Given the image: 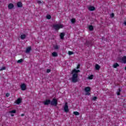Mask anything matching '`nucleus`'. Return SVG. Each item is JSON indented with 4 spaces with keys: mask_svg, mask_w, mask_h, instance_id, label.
<instances>
[{
    "mask_svg": "<svg viewBox=\"0 0 126 126\" xmlns=\"http://www.w3.org/2000/svg\"><path fill=\"white\" fill-rule=\"evenodd\" d=\"M78 72H80V70H76V69H74L71 72L72 76V82L73 83H76L78 81Z\"/></svg>",
    "mask_w": 126,
    "mask_h": 126,
    "instance_id": "obj_1",
    "label": "nucleus"
},
{
    "mask_svg": "<svg viewBox=\"0 0 126 126\" xmlns=\"http://www.w3.org/2000/svg\"><path fill=\"white\" fill-rule=\"evenodd\" d=\"M52 28H53V29H55V30H56V31H58V30H60L61 28H63V25L61 24L53 25Z\"/></svg>",
    "mask_w": 126,
    "mask_h": 126,
    "instance_id": "obj_2",
    "label": "nucleus"
},
{
    "mask_svg": "<svg viewBox=\"0 0 126 126\" xmlns=\"http://www.w3.org/2000/svg\"><path fill=\"white\" fill-rule=\"evenodd\" d=\"M50 105L51 106H54V107H57L58 106V99L54 98L52 100H50Z\"/></svg>",
    "mask_w": 126,
    "mask_h": 126,
    "instance_id": "obj_3",
    "label": "nucleus"
},
{
    "mask_svg": "<svg viewBox=\"0 0 126 126\" xmlns=\"http://www.w3.org/2000/svg\"><path fill=\"white\" fill-rule=\"evenodd\" d=\"M63 109L64 112H65V113H68V112L69 111V109H68V105H67V102L65 103Z\"/></svg>",
    "mask_w": 126,
    "mask_h": 126,
    "instance_id": "obj_4",
    "label": "nucleus"
},
{
    "mask_svg": "<svg viewBox=\"0 0 126 126\" xmlns=\"http://www.w3.org/2000/svg\"><path fill=\"white\" fill-rule=\"evenodd\" d=\"M85 46H87L88 47H89V46H92V45H93V43L91 41L87 40L85 43Z\"/></svg>",
    "mask_w": 126,
    "mask_h": 126,
    "instance_id": "obj_5",
    "label": "nucleus"
},
{
    "mask_svg": "<svg viewBox=\"0 0 126 126\" xmlns=\"http://www.w3.org/2000/svg\"><path fill=\"white\" fill-rule=\"evenodd\" d=\"M43 104L44 106H48L51 104V100L50 99H46L44 102H43Z\"/></svg>",
    "mask_w": 126,
    "mask_h": 126,
    "instance_id": "obj_6",
    "label": "nucleus"
},
{
    "mask_svg": "<svg viewBox=\"0 0 126 126\" xmlns=\"http://www.w3.org/2000/svg\"><path fill=\"white\" fill-rule=\"evenodd\" d=\"M21 90L23 91H25V90H26V85L25 84H22L21 85Z\"/></svg>",
    "mask_w": 126,
    "mask_h": 126,
    "instance_id": "obj_7",
    "label": "nucleus"
},
{
    "mask_svg": "<svg viewBox=\"0 0 126 126\" xmlns=\"http://www.w3.org/2000/svg\"><path fill=\"white\" fill-rule=\"evenodd\" d=\"M88 9L90 11H94V10H95V7L91 6L88 7Z\"/></svg>",
    "mask_w": 126,
    "mask_h": 126,
    "instance_id": "obj_8",
    "label": "nucleus"
},
{
    "mask_svg": "<svg viewBox=\"0 0 126 126\" xmlns=\"http://www.w3.org/2000/svg\"><path fill=\"white\" fill-rule=\"evenodd\" d=\"M13 7H14V5L12 3H10L8 5V8H9V9H12Z\"/></svg>",
    "mask_w": 126,
    "mask_h": 126,
    "instance_id": "obj_9",
    "label": "nucleus"
},
{
    "mask_svg": "<svg viewBox=\"0 0 126 126\" xmlns=\"http://www.w3.org/2000/svg\"><path fill=\"white\" fill-rule=\"evenodd\" d=\"M17 6L18 7H22V6H23L21 1L18 2L17 3Z\"/></svg>",
    "mask_w": 126,
    "mask_h": 126,
    "instance_id": "obj_10",
    "label": "nucleus"
},
{
    "mask_svg": "<svg viewBox=\"0 0 126 126\" xmlns=\"http://www.w3.org/2000/svg\"><path fill=\"white\" fill-rule=\"evenodd\" d=\"M65 35V34L64 33V32H62L60 33V38L61 39H62V40L64 39Z\"/></svg>",
    "mask_w": 126,
    "mask_h": 126,
    "instance_id": "obj_11",
    "label": "nucleus"
},
{
    "mask_svg": "<svg viewBox=\"0 0 126 126\" xmlns=\"http://www.w3.org/2000/svg\"><path fill=\"white\" fill-rule=\"evenodd\" d=\"M30 51H31V47H29L27 48L25 53L29 54V53H30Z\"/></svg>",
    "mask_w": 126,
    "mask_h": 126,
    "instance_id": "obj_12",
    "label": "nucleus"
},
{
    "mask_svg": "<svg viewBox=\"0 0 126 126\" xmlns=\"http://www.w3.org/2000/svg\"><path fill=\"white\" fill-rule=\"evenodd\" d=\"M22 102V99L21 98H18L17 100H16V103L18 105H19L20 103Z\"/></svg>",
    "mask_w": 126,
    "mask_h": 126,
    "instance_id": "obj_13",
    "label": "nucleus"
},
{
    "mask_svg": "<svg viewBox=\"0 0 126 126\" xmlns=\"http://www.w3.org/2000/svg\"><path fill=\"white\" fill-rule=\"evenodd\" d=\"M91 90V89L89 87H87L85 88V91H86V92H89Z\"/></svg>",
    "mask_w": 126,
    "mask_h": 126,
    "instance_id": "obj_14",
    "label": "nucleus"
},
{
    "mask_svg": "<svg viewBox=\"0 0 126 126\" xmlns=\"http://www.w3.org/2000/svg\"><path fill=\"white\" fill-rule=\"evenodd\" d=\"M95 68L96 70H99V69H100V65H99V64H96L95 66Z\"/></svg>",
    "mask_w": 126,
    "mask_h": 126,
    "instance_id": "obj_15",
    "label": "nucleus"
},
{
    "mask_svg": "<svg viewBox=\"0 0 126 126\" xmlns=\"http://www.w3.org/2000/svg\"><path fill=\"white\" fill-rule=\"evenodd\" d=\"M122 61L124 63H126V56H124L122 58Z\"/></svg>",
    "mask_w": 126,
    "mask_h": 126,
    "instance_id": "obj_16",
    "label": "nucleus"
},
{
    "mask_svg": "<svg viewBox=\"0 0 126 126\" xmlns=\"http://www.w3.org/2000/svg\"><path fill=\"white\" fill-rule=\"evenodd\" d=\"M122 92V90L120 88H119L117 91V92H116V94L118 95V96H120V95H121V94L120 93V92Z\"/></svg>",
    "mask_w": 126,
    "mask_h": 126,
    "instance_id": "obj_17",
    "label": "nucleus"
},
{
    "mask_svg": "<svg viewBox=\"0 0 126 126\" xmlns=\"http://www.w3.org/2000/svg\"><path fill=\"white\" fill-rule=\"evenodd\" d=\"M89 29L90 31H93V30H94V27H93V26L92 25L89 26Z\"/></svg>",
    "mask_w": 126,
    "mask_h": 126,
    "instance_id": "obj_18",
    "label": "nucleus"
},
{
    "mask_svg": "<svg viewBox=\"0 0 126 126\" xmlns=\"http://www.w3.org/2000/svg\"><path fill=\"white\" fill-rule=\"evenodd\" d=\"M118 66H120V65L118 63H115L113 64V67L114 68H117Z\"/></svg>",
    "mask_w": 126,
    "mask_h": 126,
    "instance_id": "obj_19",
    "label": "nucleus"
},
{
    "mask_svg": "<svg viewBox=\"0 0 126 126\" xmlns=\"http://www.w3.org/2000/svg\"><path fill=\"white\" fill-rule=\"evenodd\" d=\"M26 34H22L21 35V39H22V40H24V39H26Z\"/></svg>",
    "mask_w": 126,
    "mask_h": 126,
    "instance_id": "obj_20",
    "label": "nucleus"
},
{
    "mask_svg": "<svg viewBox=\"0 0 126 126\" xmlns=\"http://www.w3.org/2000/svg\"><path fill=\"white\" fill-rule=\"evenodd\" d=\"M53 57H58V53L56 52H54L52 53Z\"/></svg>",
    "mask_w": 126,
    "mask_h": 126,
    "instance_id": "obj_21",
    "label": "nucleus"
},
{
    "mask_svg": "<svg viewBox=\"0 0 126 126\" xmlns=\"http://www.w3.org/2000/svg\"><path fill=\"white\" fill-rule=\"evenodd\" d=\"M73 114L75 115V116H79V113L77 111L74 112Z\"/></svg>",
    "mask_w": 126,
    "mask_h": 126,
    "instance_id": "obj_22",
    "label": "nucleus"
},
{
    "mask_svg": "<svg viewBox=\"0 0 126 126\" xmlns=\"http://www.w3.org/2000/svg\"><path fill=\"white\" fill-rule=\"evenodd\" d=\"M10 114H15L16 113V110H13L10 111Z\"/></svg>",
    "mask_w": 126,
    "mask_h": 126,
    "instance_id": "obj_23",
    "label": "nucleus"
},
{
    "mask_svg": "<svg viewBox=\"0 0 126 126\" xmlns=\"http://www.w3.org/2000/svg\"><path fill=\"white\" fill-rule=\"evenodd\" d=\"M75 21H76V20H75V19H74V18H72L71 19V22L72 23H75Z\"/></svg>",
    "mask_w": 126,
    "mask_h": 126,
    "instance_id": "obj_24",
    "label": "nucleus"
},
{
    "mask_svg": "<svg viewBox=\"0 0 126 126\" xmlns=\"http://www.w3.org/2000/svg\"><path fill=\"white\" fill-rule=\"evenodd\" d=\"M18 63H23V59H21L17 61Z\"/></svg>",
    "mask_w": 126,
    "mask_h": 126,
    "instance_id": "obj_25",
    "label": "nucleus"
},
{
    "mask_svg": "<svg viewBox=\"0 0 126 126\" xmlns=\"http://www.w3.org/2000/svg\"><path fill=\"white\" fill-rule=\"evenodd\" d=\"M47 19H51L52 18V16L50 15H48L46 16Z\"/></svg>",
    "mask_w": 126,
    "mask_h": 126,
    "instance_id": "obj_26",
    "label": "nucleus"
},
{
    "mask_svg": "<svg viewBox=\"0 0 126 126\" xmlns=\"http://www.w3.org/2000/svg\"><path fill=\"white\" fill-rule=\"evenodd\" d=\"M94 76V75H91L90 76H89L88 77L89 79H93V77Z\"/></svg>",
    "mask_w": 126,
    "mask_h": 126,
    "instance_id": "obj_27",
    "label": "nucleus"
},
{
    "mask_svg": "<svg viewBox=\"0 0 126 126\" xmlns=\"http://www.w3.org/2000/svg\"><path fill=\"white\" fill-rule=\"evenodd\" d=\"M74 53L72 51H68V55L69 56H71V55H73Z\"/></svg>",
    "mask_w": 126,
    "mask_h": 126,
    "instance_id": "obj_28",
    "label": "nucleus"
},
{
    "mask_svg": "<svg viewBox=\"0 0 126 126\" xmlns=\"http://www.w3.org/2000/svg\"><path fill=\"white\" fill-rule=\"evenodd\" d=\"M114 17H115V14H114V13H111V15H110V17H111V18H114Z\"/></svg>",
    "mask_w": 126,
    "mask_h": 126,
    "instance_id": "obj_29",
    "label": "nucleus"
},
{
    "mask_svg": "<svg viewBox=\"0 0 126 126\" xmlns=\"http://www.w3.org/2000/svg\"><path fill=\"white\" fill-rule=\"evenodd\" d=\"M6 69L5 67H4V66L2 67L1 68H0V71L1 70H4V69Z\"/></svg>",
    "mask_w": 126,
    "mask_h": 126,
    "instance_id": "obj_30",
    "label": "nucleus"
},
{
    "mask_svg": "<svg viewBox=\"0 0 126 126\" xmlns=\"http://www.w3.org/2000/svg\"><path fill=\"white\" fill-rule=\"evenodd\" d=\"M93 100L94 101H96V100H97V96H94L93 98Z\"/></svg>",
    "mask_w": 126,
    "mask_h": 126,
    "instance_id": "obj_31",
    "label": "nucleus"
},
{
    "mask_svg": "<svg viewBox=\"0 0 126 126\" xmlns=\"http://www.w3.org/2000/svg\"><path fill=\"white\" fill-rule=\"evenodd\" d=\"M54 49L55 50H58V49H59V46L56 45L55 46H54Z\"/></svg>",
    "mask_w": 126,
    "mask_h": 126,
    "instance_id": "obj_32",
    "label": "nucleus"
},
{
    "mask_svg": "<svg viewBox=\"0 0 126 126\" xmlns=\"http://www.w3.org/2000/svg\"><path fill=\"white\" fill-rule=\"evenodd\" d=\"M37 2L38 3V4H41V3H42V1L37 0Z\"/></svg>",
    "mask_w": 126,
    "mask_h": 126,
    "instance_id": "obj_33",
    "label": "nucleus"
},
{
    "mask_svg": "<svg viewBox=\"0 0 126 126\" xmlns=\"http://www.w3.org/2000/svg\"><path fill=\"white\" fill-rule=\"evenodd\" d=\"M46 72H47V73H49L51 72V69H47Z\"/></svg>",
    "mask_w": 126,
    "mask_h": 126,
    "instance_id": "obj_34",
    "label": "nucleus"
},
{
    "mask_svg": "<svg viewBox=\"0 0 126 126\" xmlns=\"http://www.w3.org/2000/svg\"><path fill=\"white\" fill-rule=\"evenodd\" d=\"M86 93L85 94V95H90V93L89 92H86Z\"/></svg>",
    "mask_w": 126,
    "mask_h": 126,
    "instance_id": "obj_35",
    "label": "nucleus"
},
{
    "mask_svg": "<svg viewBox=\"0 0 126 126\" xmlns=\"http://www.w3.org/2000/svg\"><path fill=\"white\" fill-rule=\"evenodd\" d=\"M9 93H6L5 94L6 97H9Z\"/></svg>",
    "mask_w": 126,
    "mask_h": 126,
    "instance_id": "obj_36",
    "label": "nucleus"
},
{
    "mask_svg": "<svg viewBox=\"0 0 126 126\" xmlns=\"http://www.w3.org/2000/svg\"><path fill=\"white\" fill-rule=\"evenodd\" d=\"M79 67H80V65L78 64L77 66V69H78V68H79Z\"/></svg>",
    "mask_w": 126,
    "mask_h": 126,
    "instance_id": "obj_37",
    "label": "nucleus"
},
{
    "mask_svg": "<svg viewBox=\"0 0 126 126\" xmlns=\"http://www.w3.org/2000/svg\"><path fill=\"white\" fill-rule=\"evenodd\" d=\"M21 116V117H24L25 115L24 114H22Z\"/></svg>",
    "mask_w": 126,
    "mask_h": 126,
    "instance_id": "obj_38",
    "label": "nucleus"
},
{
    "mask_svg": "<svg viewBox=\"0 0 126 126\" xmlns=\"http://www.w3.org/2000/svg\"><path fill=\"white\" fill-rule=\"evenodd\" d=\"M11 117H14V114H11Z\"/></svg>",
    "mask_w": 126,
    "mask_h": 126,
    "instance_id": "obj_39",
    "label": "nucleus"
},
{
    "mask_svg": "<svg viewBox=\"0 0 126 126\" xmlns=\"http://www.w3.org/2000/svg\"><path fill=\"white\" fill-rule=\"evenodd\" d=\"M124 24L126 26V21H125V22L124 23Z\"/></svg>",
    "mask_w": 126,
    "mask_h": 126,
    "instance_id": "obj_40",
    "label": "nucleus"
}]
</instances>
